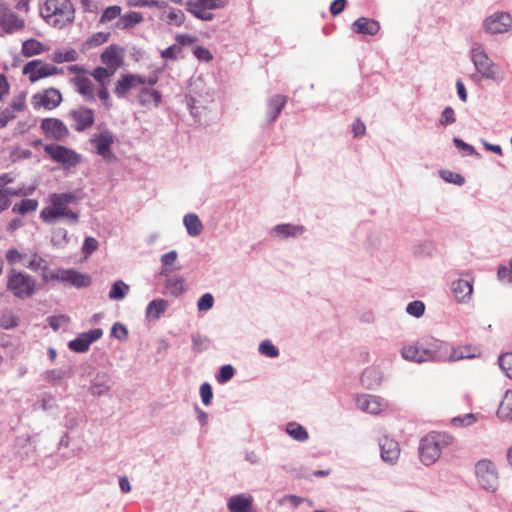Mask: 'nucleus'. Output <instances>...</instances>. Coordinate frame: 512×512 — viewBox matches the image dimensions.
<instances>
[{
    "label": "nucleus",
    "instance_id": "ea45409f",
    "mask_svg": "<svg viewBox=\"0 0 512 512\" xmlns=\"http://www.w3.org/2000/svg\"><path fill=\"white\" fill-rule=\"evenodd\" d=\"M165 287L168 293L174 297H178L185 292L184 279L182 277H168L165 281Z\"/></svg>",
    "mask_w": 512,
    "mask_h": 512
},
{
    "label": "nucleus",
    "instance_id": "338daca9",
    "mask_svg": "<svg viewBox=\"0 0 512 512\" xmlns=\"http://www.w3.org/2000/svg\"><path fill=\"white\" fill-rule=\"evenodd\" d=\"M181 52V47L174 44L166 48L161 52L162 58L166 60H176L178 58V54Z\"/></svg>",
    "mask_w": 512,
    "mask_h": 512
},
{
    "label": "nucleus",
    "instance_id": "680f3d73",
    "mask_svg": "<svg viewBox=\"0 0 512 512\" xmlns=\"http://www.w3.org/2000/svg\"><path fill=\"white\" fill-rule=\"evenodd\" d=\"M200 396L204 405L208 406L211 404L213 392L209 383L205 382L200 386Z\"/></svg>",
    "mask_w": 512,
    "mask_h": 512
},
{
    "label": "nucleus",
    "instance_id": "9b49d317",
    "mask_svg": "<svg viewBox=\"0 0 512 512\" xmlns=\"http://www.w3.org/2000/svg\"><path fill=\"white\" fill-rule=\"evenodd\" d=\"M40 128L47 139L57 142L66 140L70 135L66 124L58 118L43 119Z\"/></svg>",
    "mask_w": 512,
    "mask_h": 512
},
{
    "label": "nucleus",
    "instance_id": "c9c22d12",
    "mask_svg": "<svg viewBox=\"0 0 512 512\" xmlns=\"http://www.w3.org/2000/svg\"><path fill=\"white\" fill-rule=\"evenodd\" d=\"M183 223L186 227L187 233L192 237H196L202 232V223L199 217L194 213L185 215Z\"/></svg>",
    "mask_w": 512,
    "mask_h": 512
},
{
    "label": "nucleus",
    "instance_id": "aec40b11",
    "mask_svg": "<svg viewBox=\"0 0 512 512\" xmlns=\"http://www.w3.org/2000/svg\"><path fill=\"white\" fill-rule=\"evenodd\" d=\"M25 22L22 18L7 8L0 9V27L6 33H14L24 28Z\"/></svg>",
    "mask_w": 512,
    "mask_h": 512
},
{
    "label": "nucleus",
    "instance_id": "c03bdc74",
    "mask_svg": "<svg viewBox=\"0 0 512 512\" xmlns=\"http://www.w3.org/2000/svg\"><path fill=\"white\" fill-rule=\"evenodd\" d=\"M401 356L407 361L421 363L420 347L417 345L404 346L401 350Z\"/></svg>",
    "mask_w": 512,
    "mask_h": 512
},
{
    "label": "nucleus",
    "instance_id": "0e129e2a",
    "mask_svg": "<svg viewBox=\"0 0 512 512\" xmlns=\"http://www.w3.org/2000/svg\"><path fill=\"white\" fill-rule=\"evenodd\" d=\"M110 36L109 32H97L94 33L88 40L90 46H99L108 41Z\"/></svg>",
    "mask_w": 512,
    "mask_h": 512
},
{
    "label": "nucleus",
    "instance_id": "7ed1b4c3",
    "mask_svg": "<svg viewBox=\"0 0 512 512\" xmlns=\"http://www.w3.org/2000/svg\"><path fill=\"white\" fill-rule=\"evenodd\" d=\"M6 289L18 299L31 298L37 291V281L31 275L11 268L6 275Z\"/></svg>",
    "mask_w": 512,
    "mask_h": 512
},
{
    "label": "nucleus",
    "instance_id": "7c9ffc66",
    "mask_svg": "<svg viewBox=\"0 0 512 512\" xmlns=\"http://www.w3.org/2000/svg\"><path fill=\"white\" fill-rule=\"evenodd\" d=\"M168 302L164 299H154L146 307V317L149 320H157L167 310Z\"/></svg>",
    "mask_w": 512,
    "mask_h": 512
},
{
    "label": "nucleus",
    "instance_id": "052dcab7",
    "mask_svg": "<svg viewBox=\"0 0 512 512\" xmlns=\"http://www.w3.org/2000/svg\"><path fill=\"white\" fill-rule=\"evenodd\" d=\"M455 121H456V118H455L454 109L451 107H446L441 113V117L439 120L440 125H442V126L451 125Z\"/></svg>",
    "mask_w": 512,
    "mask_h": 512
},
{
    "label": "nucleus",
    "instance_id": "79ce46f5",
    "mask_svg": "<svg viewBox=\"0 0 512 512\" xmlns=\"http://www.w3.org/2000/svg\"><path fill=\"white\" fill-rule=\"evenodd\" d=\"M110 69L106 67H97L91 73L92 77L97 81L99 86H109L111 77L114 75Z\"/></svg>",
    "mask_w": 512,
    "mask_h": 512
},
{
    "label": "nucleus",
    "instance_id": "864d4df0",
    "mask_svg": "<svg viewBox=\"0 0 512 512\" xmlns=\"http://www.w3.org/2000/svg\"><path fill=\"white\" fill-rule=\"evenodd\" d=\"M259 352L262 355H265L270 358H275L279 355L278 348L273 345V343L269 340L262 341L258 348Z\"/></svg>",
    "mask_w": 512,
    "mask_h": 512
},
{
    "label": "nucleus",
    "instance_id": "13d9d810",
    "mask_svg": "<svg viewBox=\"0 0 512 512\" xmlns=\"http://www.w3.org/2000/svg\"><path fill=\"white\" fill-rule=\"evenodd\" d=\"M192 343H193L192 349L194 351H198V352L204 351V350L208 349V347H209V339L200 334L192 335Z\"/></svg>",
    "mask_w": 512,
    "mask_h": 512
},
{
    "label": "nucleus",
    "instance_id": "bb28decb",
    "mask_svg": "<svg viewBox=\"0 0 512 512\" xmlns=\"http://www.w3.org/2000/svg\"><path fill=\"white\" fill-rule=\"evenodd\" d=\"M352 29L355 33L373 36L380 30V24L374 19L360 17L352 24Z\"/></svg>",
    "mask_w": 512,
    "mask_h": 512
},
{
    "label": "nucleus",
    "instance_id": "c756f323",
    "mask_svg": "<svg viewBox=\"0 0 512 512\" xmlns=\"http://www.w3.org/2000/svg\"><path fill=\"white\" fill-rule=\"evenodd\" d=\"M77 92H79L86 101L95 100L94 84L92 80L85 76H77L73 79Z\"/></svg>",
    "mask_w": 512,
    "mask_h": 512
},
{
    "label": "nucleus",
    "instance_id": "72a5a7b5",
    "mask_svg": "<svg viewBox=\"0 0 512 512\" xmlns=\"http://www.w3.org/2000/svg\"><path fill=\"white\" fill-rule=\"evenodd\" d=\"M497 415L505 421H512V391L507 390L499 405Z\"/></svg>",
    "mask_w": 512,
    "mask_h": 512
},
{
    "label": "nucleus",
    "instance_id": "a211bd4d",
    "mask_svg": "<svg viewBox=\"0 0 512 512\" xmlns=\"http://www.w3.org/2000/svg\"><path fill=\"white\" fill-rule=\"evenodd\" d=\"M421 363L433 361H447V345L439 340H434L428 348L420 347Z\"/></svg>",
    "mask_w": 512,
    "mask_h": 512
},
{
    "label": "nucleus",
    "instance_id": "58836bf2",
    "mask_svg": "<svg viewBox=\"0 0 512 512\" xmlns=\"http://www.w3.org/2000/svg\"><path fill=\"white\" fill-rule=\"evenodd\" d=\"M287 434L296 441L304 442L309 438L307 430L296 422H289L286 426Z\"/></svg>",
    "mask_w": 512,
    "mask_h": 512
},
{
    "label": "nucleus",
    "instance_id": "f03ea898",
    "mask_svg": "<svg viewBox=\"0 0 512 512\" xmlns=\"http://www.w3.org/2000/svg\"><path fill=\"white\" fill-rule=\"evenodd\" d=\"M454 438L446 433H430L421 439L419 445L420 461L430 466L441 456L442 451L453 443Z\"/></svg>",
    "mask_w": 512,
    "mask_h": 512
},
{
    "label": "nucleus",
    "instance_id": "774afa93",
    "mask_svg": "<svg viewBox=\"0 0 512 512\" xmlns=\"http://www.w3.org/2000/svg\"><path fill=\"white\" fill-rule=\"evenodd\" d=\"M24 255L16 248H10L5 254V258L10 265H14L23 259Z\"/></svg>",
    "mask_w": 512,
    "mask_h": 512
},
{
    "label": "nucleus",
    "instance_id": "5fc2aeb1",
    "mask_svg": "<svg viewBox=\"0 0 512 512\" xmlns=\"http://www.w3.org/2000/svg\"><path fill=\"white\" fill-rule=\"evenodd\" d=\"M406 312L413 317L420 318L425 312V304L420 300L412 301L407 305Z\"/></svg>",
    "mask_w": 512,
    "mask_h": 512
},
{
    "label": "nucleus",
    "instance_id": "a878e982",
    "mask_svg": "<svg viewBox=\"0 0 512 512\" xmlns=\"http://www.w3.org/2000/svg\"><path fill=\"white\" fill-rule=\"evenodd\" d=\"M60 281L69 283L76 288L87 287L90 284L89 276L72 269H60Z\"/></svg>",
    "mask_w": 512,
    "mask_h": 512
},
{
    "label": "nucleus",
    "instance_id": "a19ab883",
    "mask_svg": "<svg viewBox=\"0 0 512 512\" xmlns=\"http://www.w3.org/2000/svg\"><path fill=\"white\" fill-rule=\"evenodd\" d=\"M129 290V285H127L122 280H117L113 283L109 291V298L111 300L120 301L126 297Z\"/></svg>",
    "mask_w": 512,
    "mask_h": 512
},
{
    "label": "nucleus",
    "instance_id": "f3484780",
    "mask_svg": "<svg viewBox=\"0 0 512 512\" xmlns=\"http://www.w3.org/2000/svg\"><path fill=\"white\" fill-rule=\"evenodd\" d=\"M103 335V331L100 328L90 330L88 332L80 334L77 338L70 341L68 347L70 350L83 353L86 352L90 345L97 341Z\"/></svg>",
    "mask_w": 512,
    "mask_h": 512
},
{
    "label": "nucleus",
    "instance_id": "4d7b16f0",
    "mask_svg": "<svg viewBox=\"0 0 512 512\" xmlns=\"http://www.w3.org/2000/svg\"><path fill=\"white\" fill-rule=\"evenodd\" d=\"M235 374V369L231 365H224L220 368L219 373L216 376L217 382L224 384L228 382Z\"/></svg>",
    "mask_w": 512,
    "mask_h": 512
},
{
    "label": "nucleus",
    "instance_id": "e433bc0d",
    "mask_svg": "<svg viewBox=\"0 0 512 512\" xmlns=\"http://www.w3.org/2000/svg\"><path fill=\"white\" fill-rule=\"evenodd\" d=\"M32 190L33 189H30L27 192L22 189L15 190L12 188H0V201H2V204H0V213L9 208V196H26L31 194Z\"/></svg>",
    "mask_w": 512,
    "mask_h": 512
},
{
    "label": "nucleus",
    "instance_id": "4be33fe9",
    "mask_svg": "<svg viewBox=\"0 0 512 512\" xmlns=\"http://www.w3.org/2000/svg\"><path fill=\"white\" fill-rule=\"evenodd\" d=\"M111 377L107 372L99 371L95 374V376L92 378L89 392L93 396L100 397L111 389Z\"/></svg>",
    "mask_w": 512,
    "mask_h": 512
},
{
    "label": "nucleus",
    "instance_id": "39448f33",
    "mask_svg": "<svg viewBox=\"0 0 512 512\" xmlns=\"http://www.w3.org/2000/svg\"><path fill=\"white\" fill-rule=\"evenodd\" d=\"M44 150L52 161L60 164L64 169L74 168L82 161L80 154L63 145L45 144Z\"/></svg>",
    "mask_w": 512,
    "mask_h": 512
},
{
    "label": "nucleus",
    "instance_id": "09e8293b",
    "mask_svg": "<svg viewBox=\"0 0 512 512\" xmlns=\"http://www.w3.org/2000/svg\"><path fill=\"white\" fill-rule=\"evenodd\" d=\"M498 364L504 374L512 379V352L501 354L498 357Z\"/></svg>",
    "mask_w": 512,
    "mask_h": 512
},
{
    "label": "nucleus",
    "instance_id": "a18cd8bd",
    "mask_svg": "<svg viewBox=\"0 0 512 512\" xmlns=\"http://www.w3.org/2000/svg\"><path fill=\"white\" fill-rule=\"evenodd\" d=\"M38 207V201L35 199H24L20 204H15L12 208L14 213L25 215L29 212H33Z\"/></svg>",
    "mask_w": 512,
    "mask_h": 512
},
{
    "label": "nucleus",
    "instance_id": "4c0bfd02",
    "mask_svg": "<svg viewBox=\"0 0 512 512\" xmlns=\"http://www.w3.org/2000/svg\"><path fill=\"white\" fill-rule=\"evenodd\" d=\"M162 19L169 25L181 26L185 20V14L177 8H168L163 12Z\"/></svg>",
    "mask_w": 512,
    "mask_h": 512
},
{
    "label": "nucleus",
    "instance_id": "20e7f679",
    "mask_svg": "<svg viewBox=\"0 0 512 512\" xmlns=\"http://www.w3.org/2000/svg\"><path fill=\"white\" fill-rule=\"evenodd\" d=\"M471 60L482 78L501 83L504 79V72L494 63L481 45L475 44L471 49Z\"/></svg>",
    "mask_w": 512,
    "mask_h": 512
},
{
    "label": "nucleus",
    "instance_id": "f8f14e48",
    "mask_svg": "<svg viewBox=\"0 0 512 512\" xmlns=\"http://www.w3.org/2000/svg\"><path fill=\"white\" fill-rule=\"evenodd\" d=\"M484 29L487 33H505L512 27V17L506 12H495L484 20Z\"/></svg>",
    "mask_w": 512,
    "mask_h": 512
},
{
    "label": "nucleus",
    "instance_id": "e2e57ef3",
    "mask_svg": "<svg viewBox=\"0 0 512 512\" xmlns=\"http://www.w3.org/2000/svg\"><path fill=\"white\" fill-rule=\"evenodd\" d=\"M111 335L122 341L127 338L128 330L123 324L117 322L112 326Z\"/></svg>",
    "mask_w": 512,
    "mask_h": 512
},
{
    "label": "nucleus",
    "instance_id": "f704fd0d",
    "mask_svg": "<svg viewBox=\"0 0 512 512\" xmlns=\"http://www.w3.org/2000/svg\"><path fill=\"white\" fill-rule=\"evenodd\" d=\"M178 253L175 250L169 251L163 254L160 258L161 269L159 271L160 276L168 277L174 270L173 265L177 261Z\"/></svg>",
    "mask_w": 512,
    "mask_h": 512
},
{
    "label": "nucleus",
    "instance_id": "8fccbe9b",
    "mask_svg": "<svg viewBox=\"0 0 512 512\" xmlns=\"http://www.w3.org/2000/svg\"><path fill=\"white\" fill-rule=\"evenodd\" d=\"M121 11H122V8L118 5H112V6L107 7L103 11V13L100 17L99 23L103 24V23L110 22L116 18H120Z\"/></svg>",
    "mask_w": 512,
    "mask_h": 512
},
{
    "label": "nucleus",
    "instance_id": "4468645a",
    "mask_svg": "<svg viewBox=\"0 0 512 512\" xmlns=\"http://www.w3.org/2000/svg\"><path fill=\"white\" fill-rule=\"evenodd\" d=\"M69 117L73 122L74 129L78 132L86 130L94 123V111L84 106L71 110Z\"/></svg>",
    "mask_w": 512,
    "mask_h": 512
},
{
    "label": "nucleus",
    "instance_id": "9d476101",
    "mask_svg": "<svg viewBox=\"0 0 512 512\" xmlns=\"http://www.w3.org/2000/svg\"><path fill=\"white\" fill-rule=\"evenodd\" d=\"M90 141L95 146L96 153L106 162L112 163L116 159L113 151L111 150L115 137L109 130L105 129L100 133L94 134Z\"/></svg>",
    "mask_w": 512,
    "mask_h": 512
},
{
    "label": "nucleus",
    "instance_id": "603ef678",
    "mask_svg": "<svg viewBox=\"0 0 512 512\" xmlns=\"http://www.w3.org/2000/svg\"><path fill=\"white\" fill-rule=\"evenodd\" d=\"M78 58V53L76 50L71 49L66 52H55L53 53V60L57 63H64V62H74Z\"/></svg>",
    "mask_w": 512,
    "mask_h": 512
},
{
    "label": "nucleus",
    "instance_id": "6ab92c4d",
    "mask_svg": "<svg viewBox=\"0 0 512 512\" xmlns=\"http://www.w3.org/2000/svg\"><path fill=\"white\" fill-rule=\"evenodd\" d=\"M451 289L459 303L467 304L472 299L473 279H457L452 282Z\"/></svg>",
    "mask_w": 512,
    "mask_h": 512
},
{
    "label": "nucleus",
    "instance_id": "49530a36",
    "mask_svg": "<svg viewBox=\"0 0 512 512\" xmlns=\"http://www.w3.org/2000/svg\"><path fill=\"white\" fill-rule=\"evenodd\" d=\"M25 266L33 272L48 270V264L46 260L39 256L37 253L32 254L31 259L27 262Z\"/></svg>",
    "mask_w": 512,
    "mask_h": 512
},
{
    "label": "nucleus",
    "instance_id": "1a4fd4ad",
    "mask_svg": "<svg viewBox=\"0 0 512 512\" xmlns=\"http://www.w3.org/2000/svg\"><path fill=\"white\" fill-rule=\"evenodd\" d=\"M479 484L486 490H494L497 485L498 474L495 465L490 460H480L475 466Z\"/></svg>",
    "mask_w": 512,
    "mask_h": 512
},
{
    "label": "nucleus",
    "instance_id": "0eeeda50",
    "mask_svg": "<svg viewBox=\"0 0 512 512\" xmlns=\"http://www.w3.org/2000/svg\"><path fill=\"white\" fill-rule=\"evenodd\" d=\"M228 0H190L187 10L196 18L211 21L214 18L212 10L223 7Z\"/></svg>",
    "mask_w": 512,
    "mask_h": 512
},
{
    "label": "nucleus",
    "instance_id": "37998d69",
    "mask_svg": "<svg viewBox=\"0 0 512 512\" xmlns=\"http://www.w3.org/2000/svg\"><path fill=\"white\" fill-rule=\"evenodd\" d=\"M43 51V45L41 42L35 39L26 40L22 44V53L26 57L38 55Z\"/></svg>",
    "mask_w": 512,
    "mask_h": 512
},
{
    "label": "nucleus",
    "instance_id": "6e6552de",
    "mask_svg": "<svg viewBox=\"0 0 512 512\" xmlns=\"http://www.w3.org/2000/svg\"><path fill=\"white\" fill-rule=\"evenodd\" d=\"M62 73L55 65L44 63L40 59L32 60L23 67V74L29 77L31 82H36L41 78Z\"/></svg>",
    "mask_w": 512,
    "mask_h": 512
},
{
    "label": "nucleus",
    "instance_id": "cd10ccee",
    "mask_svg": "<svg viewBox=\"0 0 512 512\" xmlns=\"http://www.w3.org/2000/svg\"><path fill=\"white\" fill-rule=\"evenodd\" d=\"M480 356V351L472 346H460L453 348L450 352L447 350V361L455 362L463 359H473Z\"/></svg>",
    "mask_w": 512,
    "mask_h": 512
},
{
    "label": "nucleus",
    "instance_id": "de8ad7c7",
    "mask_svg": "<svg viewBox=\"0 0 512 512\" xmlns=\"http://www.w3.org/2000/svg\"><path fill=\"white\" fill-rule=\"evenodd\" d=\"M478 420V415L468 413L462 416H456L451 419V424L454 427H468L473 425Z\"/></svg>",
    "mask_w": 512,
    "mask_h": 512
},
{
    "label": "nucleus",
    "instance_id": "6e6d98bb",
    "mask_svg": "<svg viewBox=\"0 0 512 512\" xmlns=\"http://www.w3.org/2000/svg\"><path fill=\"white\" fill-rule=\"evenodd\" d=\"M440 176L448 183H454L457 185H463L465 183V178L461 174L454 173L449 170L440 171Z\"/></svg>",
    "mask_w": 512,
    "mask_h": 512
},
{
    "label": "nucleus",
    "instance_id": "412c9836",
    "mask_svg": "<svg viewBox=\"0 0 512 512\" xmlns=\"http://www.w3.org/2000/svg\"><path fill=\"white\" fill-rule=\"evenodd\" d=\"M379 446L382 460L390 465H394L400 456L398 442L388 437H383L379 441Z\"/></svg>",
    "mask_w": 512,
    "mask_h": 512
},
{
    "label": "nucleus",
    "instance_id": "f257e3e1",
    "mask_svg": "<svg viewBox=\"0 0 512 512\" xmlns=\"http://www.w3.org/2000/svg\"><path fill=\"white\" fill-rule=\"evenodd\" d=\"M40 15L50 26L63 29L73 23L75 8L71 0H45L40 6Z\"/></svg>",
    "mask_w": 512,
    "mask_h": 512
},
{
    "label": "nucleus",
    "instance_id": "3c124183",
    "mask_svg": "<svg viewBox=\"0 0 512 512\" xmlns=\"http://www.w3.org/2000/svg\"><path fill=\"white\" fill-rule=\"evenodd\" d=\"M19 325V319L11 311H5L0 317V326L3 329H13Z\"/></svg>",
    "mask_w": 512,
    "mask_h": 512
},
{
    "label": "nucleus",
    "instance_id": "2eb2a0df",
    "mask_svg": "<svg viewBox=\"0 0 512 512\" xmlns=\"http://www.w3.org/2000/svg\"><path fill=\"white\" fill-rule=\"evenodd\" d=\"M144 84H146V78L141 75L123 74L116 82L114 93L118 98H124L130 90Z\"/></svg>",
    "mask_w": 512,
    "mask_h": 512
},
{
    "label": "nucleus",
    "instance_id": "ddd939ff",
    "mask_svg": "<svg viewBox=\"0 0 512 512\" xmlns=\"http://www.w3.org/2000/svg\"><path fill=\"white\" fill-rule=\"evenodd\" d=\"M62 101V95L59 90L55 88H49L43 92H39L33 96L32 104L35 109L45 108L52 110L60 105Z\"/></svg>",
    "mask_w": 512,
    "mask_h": 512
},
{
    "label": "nucleus",
    "instance_id": "c85d7f7f",
    "mask_svg": "<svg viewBox=\"0 0 512 512\" xmlns=\"http://www.w3.org/2000/svg\"><path fill=\"white\" fill-rule=\"evenodd\" d=\"M304 231V228L299 225L293 224H279L272 228L271 235L277 239H285L289 237L300 236Z\"/></svg>",
    "mask_w": 512,
    "mask_h": 512
},
{
    "label": "nucleus",
    "instance_id": "bf43d9fd",
    "mask_svg": "<svg viewBox=\"0 0 512 512\" xmlns=\"http://www.w3.org/2000/svg\"><path fill=\"white\" fill-rule=\"evenodd\" d=\"M214 305V297L210 293L203 294L197 302V308L200 312L210 310Z\"/></svg>",
    "mask_w": 512,
    "mask_h": 512
},
{
    "label": "nucleus",
    "instance_id": "dca6fc26",
    "mask_svg": "<svg viewBox=\"0 0 512 512\" xmlns=\"http://www.w3.org/2000/svg\"><path fill=\"white\" fill-rule=\"evenodd\" d=\"M356 405L360 410L376 415L386 409L387 402L381 397L364 394L357 396Z\"/></svg>",
    "mask_w": 512,
    "mask_h": 512
},
{
    "label": "nucleus",
    "instance_id": "2f4dec72",
    "mask_svg": "<svg viewBox=\"0 0 512 512\" xmlns=\"http://www.w3.org/2000/svg\"><path fill=\"white\" fill-rule=\"evenodd\" d=\"M161 99V94L157 90L150 88L141 89L138 95V100L143 106H148L151 104L158 106L161 102Z\"/></svg>",
    "mask_w": 512,
    "mask_h": 512
},
{
    "label": "nucleus",
    "instance_id": "b1692460",
    "mask_svg": "<svg viewBox=\"0 0 512 512\" xmlns=\"http://www.w3.org/2000/svg\"><path fill=\"white\" fill-rule=\"evenodd\" d=\"M101 61L107 69H110L111 72L114 73L123 64V58L120 55L119 48L115 45H111L105 49L101 54Z\"/></svg>",
    "mask_w": 512,
    "mask_h": 512
},
{
    "label": "nucleus",
    "instance_id": "5701e85b",
    "mask_svg": "<svg viewBox=\"0 0 512 512\" xmlns=\"http://www.w3.org/2000/svg\"><path fill=\"white\" fill-rule=\"evenodd\" d=\"M287 103V97L276 94L270 97L266 103V119L267 123H273Z\"/></svg>",
    "mask_w": 512,
    "mask_h": 512
},
{
    "label": "nucleus",
    "instance_id": "393cba45",
    "mask_svg": "<svg viewBox=\"0 0 512 512\" xmlns=\"http://www.w3.org/2000/svg\"><path fill=\"white\" fill-rule=\"evenodd\" d=\"M252 502L253 498L250 495L238 494L229 498L227 507L230 512H256Z\"/></svg>",
    "mask_w": 512,
    "mask_h": 512
},
{
    "label": "nucleus",
    "instance_id": "473e14b6",
    "mask_svg": "<svg viewBox=\"0 0 512 512\" xmlns=\"http://www.w3.org/2000/svg\"><path fill=\"white\" fill-rule=\"evenodd\" d=\"M143 21V16L141 13L136 11H131L126 13L125 15H120V18L115 23V27L118 29H127L130 28L140 22Z\"/></svg>",
    "mask_w": 512,
    "mask_h": 512
},
{
    "label": "nucleus",
    "instance_id": "69168bd1",
    "mask_svg": "<svg viewBox=\"0 0 512 512\" xmlns=\"http://www.w3.org/2000/svg\"><path fill=\"white\" fill-rule=\"evenodd\" d=\"M66 376V371L63 369H52L44 373V379L48 382H55L61 380Z\"/></svg>",
    "mask_w": 512,
    "mask_h": 512
},
{
    "label": "nucleus",
    "instance_id": "423d86ee",
    "mask_svg": "<svg viewBox=\"0 0 512 512\" xmlns=\"http://www.w3.org/2000/svg\"><path fill=\"white\" fill-rule=\"evenodd\" d=\"M49 201L51 205L43 208L40 213V218L45 223L53 224L58 218L67 219L68 223L70 224L78 223V214L69 209L66 204L57 201V199L53 198L52 196H49Z\"/></svg>",
    "mask_w": 512,
    "mask_h": 512
}]
</instances>
